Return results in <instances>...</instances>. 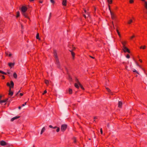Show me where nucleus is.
<instances>
[{
    "label": "nucleus",
    "mask_w": 147,
    "mask_h": 147,
    "mask_svg": "<svg viewBox=\"0 0 147 147\" xmlns=\"http://www.w3.org/2000/svg\"><path fill=\"white\" fill-rule=\"evenodd\" d=\"M54 57L55 58V63L59 68L60 67V63L59 61L58 56L57 55L56 51L54 50L53 53Z\"/></svg>",
    "instance_id": "obj_1"
},
{
    "label": "nucleus",
    "mask_w": 147,
    "mask_h": 147,
    "mask_svg": "<svg viewBox=\"0 0 147 147\" xmlns=\"http://www.w3.org/2000/svg\"><path fill=\"white\" fill-rule=\"evenodd\" d=\"M27 9V8L25 6H22V7L21 11L23 15L26 18L29 19L27 15L25 13Z\"/></svg>",
    "instance_id": "obj_2"
},
{
    "label": "nucleus",
    "mask_w": 147,
    "mask_h": 147,
    "mask_svg": "<svg viewBox=\"0 0 147 147\" xmlns=\"http://www.w3.org/2000/svg\"><path fill=\"white\" fill-rule=\"evenodd\" d=\"M67 127V125L66 124H63L61 125V129L63 131H64L66 129Z\"/></svg>",
    "instance_id": "obj_3"
},
{
    "label": "nucleus",
    "mask_w": 147,
    "mask_h": 147,
    "mask_svg": "<svg viewBox=\"0 0 147 147\" xmlns=\"http://www.w3.org/2000/svg\"><path fill=\"white\" fill-rule=\"evenodd\" d=\"M123 50L124 52H127L129 53H130V51L129 49L127 48L125 46H123Z\"/></svg>",
    "instance_id": "obj_4"
},
{
    "label": "nucleus",
    "mask_w": 147,
    "mask_h": 147,
    "mask_svg": "<svg viewBox=\"0 0 147 147\" xmlns=\"http://www.w3.org/2000/svg\"><path fill=\"white\" fill-rule=\"evenodd\" d=\"M0 145L2 146H4L7 145V143L4 141H1L0 142Z\"/></svg>",
    "instance_id": "obj_5"
},
{
    "label": "nucleus",
    "mask_w": 147,
    "mask_h": 147,
    "mask_svg": "<svg viewBox=\"0 0 147 147\" xmlns=\"http://www.w3.org/2000/svg\"><path fill=\"white\" fill-rule=\"evenodd\" d=\"M110 13L111 15V17L112 19L114 20L115 18V16L114 13L110 11Z\"/></svg>",
    "instance_id": "obj_6"
},
{
    "label": "nucleus",
    "mask_w": 147,
    "mask_h": 147,
    "mask_svg": "<svg viewBox=\"0 0 147 147\" xmlns=\"http://www.w3.org/2000/svg\"><path fill=\"white\" fill-rule=\"evenodd\" d=\"M76 81L78 82V84L75 83V86L76 88H79V86H78V82H79L78 81V79H76Z\"/></svg>",
    "instance_id": "obj_7"
},
{
    "label": "nucleus",
    "mask_w": 147,
    "mask_h": 147,
    "mask_svg": "<svg viewBox=\"0 0 147 147\" xmlns=\"http://www.w3.org/2000/svg\"><path fill=\"white\" fill-rule=\"evenodd\" d=\"M20 117V116H17L16 117H15L13 118H12L11 119V121H13L14 120L17 119L19 118Z\"/></svg>",
    "instance_id": "obj_8"
},
{
    "label": "nucleus",
    "mask_w": 147,
    "mask_h": 147,
    "mask_svg": "<svg viewBox=\"0 0 147 147\" xmlns=\"http://www.w3.org/2000/svg\"><path fill=\"white\" fill-rule=\"evenodd\" d=\"M67 4V1L66 0H63L62 4L64 6H66Z\"/></svg>",
    "instance_id": "obj_9"
},
{
    "label": "nucleus",
    "mask_w": 147,
    "mask_h": 147,
    "mask_svg": "<svg viewBox=\"0 0 147 147\" xmlns=\"http://www.w3.org/2000/svg\"><path fill=\"white\" fill-rule=\"evenodd\" d=\"M122 103L121 101H119L118 103V107L119 108H121L122 107Z\"/></svg>",
    "instance_id": "obj_10"
},
{
    "label": "nucleus",
    "mask_w": 147,
    "mask_h": 147,
    "mask_svg": "<svg viewBox=\"0 0 147 147\" xmlns=\"http://www.w3.org/2000/svg\"><path fill=\"white\" fill-rule=\"evenodd\" d=\"M69 51L70 52H71V55H72V56L73 57V59H74V56H75V54L72 51H71V50H69Z\"/></svg>",
    "instance_id": "obj_11"
},
{
    "label": "nucleus",
    "mask_w": 147,
    "mask_h": 147,
    "mask_svg": "<svg viewBox=\"0 0 147 147\" xmlns=\"http://www.w3.org/2000/svg\"><path fill=\"white\" fill-rule=\"evenodd\" d=\"M8 100V98H7L5 100H1L0 101V103H1L2 102H5Z\"/></svg>",
    "instance_id": "obj_12"
},
{
    "label": "nucleus",
    "mask_w": 147,
    "mask_h": 147,
    "mask_svg": "<svg viewBox=\"0 0 147 147\" xmlns=\"http://www.w3.org/2000/svg\"><path fill=\"white\" fill-rule=\"evenodd\" d=\"M13 94V92L11 91V90H9V95L12 96Z\"/></svg>",
    "instance_id": "obj_13"
},
{
    "label": "nucleus",
    "mask_w": 147,
    "mask_h": 147,
    "mask_svg": "<svg viewBox=\"0 0 147 147\" xmlns=\"http://www.w3.org/2000/svg\"><path fill=\"white\" fill-rule=\"evenodd\" d=\"M8 65L10 67H11L12 66H13L14 65V63H8Z\"/></svg>",
    "instance_id": "obj_14"
},
{
    "label": "nucleus",
    "mask_w": 147,
    "mask_h": 147,
    "mask_svg": "<svg viewBox=\"0 0 147 147\" xmlns=\"http://www.w3.org/2000/svg\"><path fill=\"white\" fill-rule=\"evenodd\" d=\"M144 6L146 9H147V2L146 1H144Z\"/></svg>",
    "instance_id": "obj_15"
},
{
    "label": "nucleus",
    "mask_w": 147,
    "mask_h": 147,
    "mask_svg": "<svg viewBox=\"0 0 147 147\" xmlns=\"http://www.w3.org/2000/svg\"><path fill=\"white\" fill-rule=\"evenodd\" d=\"M45 83L47 85H48L49 84V81L47 80H45Z\"/></svg>",
    "instance_id": "obj_16"
},
{
    "label": "nucleus",
    "mask_w": 147,
    "mask_h": 147,
    "mask_svg": "<svg viewBox=\"0 0 147 147\" xmlns=\"http://www.w3.org/2000/svg\"><path fill=\"white\" fill-rule=\"evenodd\" d=\"M106 89L107 90V91L110 93L111 94H113L111 92V90L108 88H106Z\"/></svg>",
    "instance_id": "obj_17"
},
{
    "label": "nucleus",
    "mask_w": 147,
    "mask_h": 147,
    "mask_svg": "<svg viewBox=\"0 0 147 147\" xmlns=\"http://www.w3.org/2000/svg\"><path fill=\"white\" fill-rule=\"evenodd\" d=\"M36 37L37 39H38L39 40H40V39L39 38V34L38 33H37Z\"/></svg>",
    "instance_id": "obj_18"
},
{
    "label": "nucleus",
    "mask_w": 147,
    "mask_h": 147,
    "mask_svg": "<svg viewBox=\"0 0 147 147\" xmlns=\"http://www.w3.org/2000/svg\"><path fill=\"white\" fill-rule=\"evenodd\" d=\"M13 77L15 78H17V75L16 73H14L13 74Z\"/></svg>",
    "instance_id": "obj_19"
},
{
    "label": "nucleus",
    "mask_w": 147,
    "mask_h": 147,
    "mask_svg": "<svg viewBox=\"0 0 147 147\" xmlns=\"http://www.w3.org/2000/svg\"><path fill=\"white\" fill-rule=\"evenodd\" d=\"M7 85L8 86H9V90H11V86H10V84L8 82L7 83Z\"/></svg>",
    "instance_id": "obj_20"
},
{
    "label": "nucleus",
    "mask_w": 147,
    "mask_h": 147,
    "mask_svg": "<svg viewBox=\"0 0 147 147\" xmlns=\"http://www.w3.org/2000/svg\"><path fill=\"white\" fill-rule=\"evenodd\" d=\"M69 92L70 94H71L72 93V90L70 88L69 89Z\"/></svg>",
    "instance_id": "obj_21"
},
{
    "label": "nucleus",
    "mask_w": 147,
    "mask_h": 147,
    "mask_svg": "<svg viewBox=\"0 0 147 147\" xmlns=\"http://www.w3.org/2000/svg\"><path fill=\"white\" fill-rule=\"evenodd\" d=\"M107 1L109 4H111L112 2V0H107Z\"/></svg>",
    "instance_id": "obj_22"
},
{
    "label": "nucleus",
    "mask_w": 147,
    "mask_h": 147,
    "mask_svg": "<svg viewBox=\"0 0 147 147\" xmlns=\"http://www.w3.org/2000/svg\"><path fill=\"white\" fill-rule=\"evenodd\" d=\"M78 85H79L80 87H81V88L83 90H84V88L82 86V85H81V84L79 82H78Z\"/></svg>",
    "instance_id": "obj_23"
},
{
    "label": "nucleus",
    "mask_w": 147,
    "mask_h": 147,
    "mask_svg": "<svg viewBox=\"0 0 147 147\" xmlns=\"http://www.w3.org/2000/svg\"><path fill=\"white\" fill-rule=\"evenodd\" d=\"M20 12L19 11H18L17 13V15L16 16V17L18 18L20 16Z\"/></svg>",
    "instance_id": "obj_24"
},
{
    "label": "nucleus",
    "mask_w": 147,
    "mask_h": 147,
    "mask_svg": "<svg viewBox=\"0 0 147 147\" xmlns=\"http://www.w3.org/2000/svg\"><path fill=\"white\" fill-rule=\"evenodd\" d=\"M0 73H1L2 74H5V75L7 74L6 73H5V72H4L2 71H1V70H0Z\"/></svg>",
    "instance_id": "obj_25"
},
{
    "label": "nucleus",
    "mask_w": 147,
    "mask_h": 147,
    "mask_svg": "<svg viewBox=\"0 0 147 147\" xmlns=\"http://www.w3.org/2000/svg\"><path fill=\"white\" fill-rule=\"evenodd\" d=\"M45 127H43L42 128V129L41 131L43 132L45 131Z\"/></svg>",
    "instance_id": "obj_26"
},
{
    "label": "nucleus",
    "mask_w": 147,
    "mask_h": 147,
    "mask_svg": "<svg viewBox=\"0 0 147 147\" xmlns=\"http://www.w3.org/2000/svg\"><path fill=\"white\" fill-rule=\"evenodd\" d=\"M133 71L134 72H136L138 74H139V73H138V72L135 69H133Z\"/></svg>",
    "instance_id": "obj_27"
},
{
    "label": "nucleus",
    "mask_w": 147,
    "mask_h": 147,
    "mask_svg": "<svg viewBox=\"0 0 147 147\" xmlns=\"http://www.w3.org/2000/svg\"><path fill=\"white\" fill-rule=\"evenodd\" d=\"M146 46H144L143 47L141 46L140 47V49L142 48L143 49H144L145 48Z\"/></svg>",
    "instance_id": "obj_28"
},
{
    "label": "nucleus",
    "mask_w": 147,
    "mask_h": 147,
    "mask_svg": "<svg viewBox=\"0 0 147 147\" xmlns=\"http://www.w3.org/2000/svg\"><path fill=\"white\" fill-rule=\"evenodd\" d=\"M84 12L85 13H86L87 14L88 16H89V13L88 12H87L86 10L85 9L84 10Z\"/></svg>",
    "instance_id": "obj_29"
},
{
    "label": "nucleus",
    "mask_w": 147,
    "mask_h": 147,
    "mask_svg": "<svg viewBox=\"0 0 147 147\" xmlns=\"http://www.w3.org/2000/svg\"><path fill=\"white\" fill-rule=\"evenodd\" d=\"M132 22V20H130L128 22V23L130 24L131 22Z\"/></svg>",
    "instance_id": "obj_30"
},
{
    "label": "nucleus",
    "mask_w": 147,
    "mask_h": 147,
    "mask_svg": "<svg viewBox=\"0 0 147 147\" xmlns=\"http://www.w3.org/2000/svg\"><path fill=\"white\" fill-rule=\"evenodd\" d=\"M50 1L51 3L53 4H54L55 3V1L53 0H50Z\"/></svg>",
    "instance_id": "obj_31"
},
{
    "label": "nucleus",
    "mask_w": 147,
    "mask_h": 147,
    "mask_svg": "<svg viewBox=\"0 0 147 147\" xmlns=\"http://www.w3.org/2000/svg\"><path fill=\"white\" fill-rule=\"evenodd\" d=\"M10 83L11 86H14V83L12 81H11Z\"/></svg>",
    "instance_id": "obj_32"
},
{
    "label": "nucleus",
    "mask_w": 147,
    "mask_h": 147,
    "mask_svg": "<svg viewBox=\"0 0 147 147\" xmlns=\"http://www.w3.org/2000/svg\"><path fill=\"white\" fill-rule=\"evenodd\" d=\"M121 43H122V45H123V46L125 45V44L126 42H121Z\"/></svg>",
    "instance_id": "obj_33"
},
{
    "label": "nucleus",
    "mask_w": 147,
    "mask_h": 147,
    "mask_svg": "<svg viewBox=\"0 0 147 147\" xmlns=\"http://www.w3.org/2000/svg\"><path fill=\"white\" fill-rule=\"evenodd\" d=\"M60 130V128L59 127H57V129L56 130V131L57 132H58Z\"/></svg>",
    "instance_id": "obj_34"
},
{
    "label": "nucleus",
    "mask_w": 147,
    "mask_h": 147,
    "mask_svg": "<svg viewBox=\"0 0 147 147\" xmlns=\"http://www.w3.org/2000/svg\"><path fill=\"white\" fill-rule=\"evenodd\" d=\"M134 0H130L129 1V3H132L134 2Z\"/></svg>",
    "instance_id": "obj_35"
},
{
    "label": "nucleus",
    "mask_w": 147,
    "mask_h": 147,
    "mask_svg": "<svg viewBox=\"0 0 147 147\" xmlns=\"http://www.w3.org/2000/svg\"><path fill=\"white\" fill-rule=\"evenodd\" d=\"M126 57L127 58H130L129 55V54H127L126 56Z\"/></svg>",
    "instance_id": "obj_36"
},
{
    "label": "nucleus",
    "mask_w": 147,
    "mask_h": 147,
    "mask_svg": "<svg viewBox=\"0 0 147 147\" xmlns=\"http://www.w3.org/2000/svg\"><path fill=\"white\" fill-rule=\"evenodd\" d=\"M135 63H136V65L137 66H139V67H140V65L138 64V63H137V62H136H136H135Z\"/></svg>",
    "instance_id": "obj_37"
},
{
    "label": "nucleus",
    "mask_w": 147,
    "mask_h": 147,
    "mask_svg": "<svg viewBox=\"0 0 147 147\" xmlns=\"http://www.w3.org/2000/svg\"><path fill=\"white\" fill-rule=\"evenodd\" d=\"M100 132L101 134H102L103 133V131L102 130V128H100Z\"/></svg>",
    "instance_id": "obj_38"
},
{
    "label": "nucleus",
    "mask_w": 147,
    "mask_h": 147,
    "mask_svg": "<svg viewBox=\"0 0 147 147\" xmlns=\"http://www.w3.org/2000/svg\"><path fill=\"white\" fill-rule=\"evenodd\" d=\"M7 73L8 74H10V73L9 71V70H7Z\"/></svg>",
    "instance_id": "obj_39"
},
{
    "label": "nucleus",
    "mask_w": 147,
    "mask_h": 147,
    "mask_svg": "<svg viewBox=\"0 0 147 147\" xmlns=\"http://www.w3.org/2000/svg\"><path fill=\"white\" fill-rule=\"evenodd\" d=\"M26 102H25L24 104H22V107L24 106L25 105H26Z\"/></svg>",
    "instance_id": "obj_40"
},
{
    "label": "nucleus",
    "mask_w": 147,
    "mask_h": 147,
    "mask_svg": "<svg viewBox=\"0 0 147 147\" xmlns=\"http://www.w3.org/2000/svg\"><path fill=\"white\" fill-rule=\"evenodd\" d=\"M116 30H117V32L118 34H120V33L119 32L118 30H117V29Z\"/></svg>",
    "instance_id": "obj_41"
},
{
    "label": "nucleus",
    "mask_w": 147,
    "mask_h": 147,
    "mask_svg": "<svg viewBox=\"0 0 147 147\" xmlns=\"http://www.w3.org/2000/svg\"><path fill=\"white\" fill-rule=\"evenodd\" d=\"M11 55H12V54L11 53H9V54L8 55L9 56L11 57Z\"/></svg>",
    "instance_id": "obj_42"
},
{
    "label": "nucleus",
    "mask_w": 147,
    "mask_h": 147,
    "mask_svg": "<svg viewBox=\"0 0 147 147\" xmlns=\"http://www.w3.org/2000/svg\"><path fill=\"white\" fill-rule=\"evenodd\" d=\"M49 127L51 128H53V127L51 125H49Z\"/></svg>",
    "instance_id": "obj_43"
},
{
    "label": "nucleus",
    "mask_w": 147,
    "mask_h": 147,
    "mask_svg": "<svg viewBox=\"0 0 147 147\" xmlns=\"http://www.w3.org/2000/svg\"><path fill=\"white\" fill-rule=\"evenodd\" d=\"M47 92V91L46 90H45L44 91V93H43V94H44L45 93H46Z\"/></svg>",
    "instance_id": "obj_44"
},
{
    "label": "nucleus",
    "mask_w": 147,
    "mask_h": 147,
    "mask_svg": "<svg viewBox=\"0 0 147 147\" xmlns=\"http://www.w3.org/2000/svg\"><path fill=\"white\" fill-rule=\"evenodd\" d=\"M135 36L134 35H133V36H131V39H132Z\"/></svg>",
    "instance_id": "obj_45"
},
{
    "label": "nucleus",
    "mask_w": 147,
    "mask_h": 147,
    "mask_svg": "<svg viewBox=\"0 0 147 147\" xmlns=\"http://www.w3.org/2000/svg\"><path fill=\"white\" fill-rule=\"evenodd\" d=\"M5 54H6V55L7 56L8 55V53L6 52L5 53Z\"/></svg>",
    "instance_id": "obj_46"
},
{
    "label": "nucleus",
    "mask_w": 147,
    "mask_h": 147,
    "mask_svg": "<svg viewBox=\"0 0 147 147\" xmlns=\"http://www.w3.org/2000/svg\"><path fill=\"white\" fill-rule=\"evenodd\" d=\"M111 23H112V25H113V28H114V29H115V27H114V25H113V21H112V22H111Z\"/></svg>",
    "instance_id": "obj_47"
},
{
    "label": "nucleus",
    "mask_w": 147,
    "mask_h": 147,
    "mask_svg": "<svg viewBox=\"0 0 147 147\" xmlns=\"http://www.w3.org/2000/svg\"><path fill=\"white\" fill-rule=\"evenodd\" d=\"M108 7H109V9L110 10V11H111V10H110V6L109 5H108Z\"/></svg>",
    "instance_id": "obj_48"
},
{
    "label": "nucleus",
    "mask_w": 147,
    "mask_h": 147,
    "mask_svg": "<svg viewBox=\"0 0 147 147\" xmlns=\"http://www.w3.org/2000/svg\"><path fill=\"white\" fill-rule=\"evenodd\" d=\"M90 57L91 58H92V59H94V57H93L91 56H90Z\"/></svg>",
    "instance_id": "obj_49"
},
{
    "label": "nucleus",
    "mask_w": 147,
    "mask_h": 147,
    "mask_svg": "<svg viewBox=\"0 0 147 147\" xmlns=\"http://www.w3.org/2000/svg\"><path fill=\"white\" fill-rule=\"evenodd\" d=\"M57 126H55L54 127H53V129H56L57 128Z\"/></svg>",
    "instance_id": "obj_50"
},
{
    "label": "nucleus",
    "mask_w": 147,
    "mask_h": 147,
    "mask_svg": "<svg viewBox=\"0 0 147 147\" xmlns=\"http://www.w3.org/2000/svg\"><path fill=\"white\" fill-rule=\"evenodd\" d=\"M51 13H50V14L49 16V19H50V17H51Z\"/></svg>",
    "instance_id": "obj_51"
},
{
    "label": "nucleus",
    "mask_w": 147,
    "mask_h": 147,
    "mask_svg": "<svg viewBox=\"0 0 147 147\" xmlns=\"http://www.w3.org/2000/svg\"><path fill=\"white\" fill-rule=\"evenodd\" d=\"M65 68L67 71H68V69L66 67H65Z\"/></svg>",
    "instance_id": "obj_52"
},
{
    "label": "nucleus",
    "mask_w": 147,
    "mask_h": 147,
    "mask_svg": "<svg viewBox=\"0 0 147 147\" xmlns=\"http://www.w3.org/2000/svg\"><path fill=\"white\" fill-rule=\"evenodd\" d=\"M2 77H3V79H5V76H4L2 75Z\"/></svg>",
    "instance_id": "obj_53"
},
{
    "label": "nucleus",
    "mask_w": 147,
    "mask_h": 147,
    "mask_svg": "<svg viewBox=\"0 0 147 147\" xmlns=\"http://www.w3.org/2000/svg\"><path fill=\"white\" fill-rule=\"evenodd\" d=\"M83 16L85 17V18H86V16L85 14H83Z\"/></svg>",
    "instance_id": "obj_54"
},
{
    "label": "nucleus",
    "mask_w": 147,
    "mask_h": 147,
    "mask_svg": "<svg viewBox=\"0 0 147 147\" xmlns=\"http://www.w3.org/2000/svg\"><path fill=\"white\" fill-rule=\"evenodd\" d=\"M20 95L21 96H22L23 95V94H22V93H20Z\"/></svg>",
    "instance_id": "obj_55"
},
{
    "label": "nucleus",
    "mask_w": 147,
    "mask_h": 147,
    "mask_svg": "<svg viewBox=\"0 0 147 147\" xmlns=\"http://www.w3.org/2000/svg\"><path fill=\"white\" fill-rule=\"evenodd\" d=\"M69 79L70 80H71V78L69 76Z\"/></svg>",
    "instance_id": "obj_56"
},
{
    "label": "nucleus",
    "mask_w": 147,
    "mask_h": 147,
    "mask_svg": "<svg viewBox=\"0 0 147 147\" xmlns=\"http://www.w3.org/2000/svg\"><path fill=\"white\" fill-rule=\"evenodd\" d=\"M18 109H21V107H20V106H19V107H18Z\"/></svg>",
    "instance_id": "obj_57"
},
{
    "label": "nucleus",
    "mask_w": 147,
    "mask_h": 147,
    "mask_svg": "<svg viewBox=\"0 0 147 147\" xmlns=\"http://www.w3.org/2000/svg\"><path fill=\"white\" fill-rule=\"evenodd\" d=\"M30 1V2H32V1H34V0H29Z\"/></svg>",
    "instance_id": "obj_58"
},
{
    "label": "nucleus",
    "mask_w": 147,
    "mask_h": 147,
    "mask_svg": "<svg viewBox=\"0 0 147 147\" xmlns=\"http://www.w3.org/2000/svg\"><path fill=\"white\" fill-rule=\"evenodd\" d=\"M13 86H11V88H13Z\"/></svg>",
    "instance_id": "obj_59"
},
{
    "label": "nucleus",
    "mask_w": 147,
    "mask_h": 147,
    "mask_svg": "<svg viewBox=\"0 0 147 147\" xmlns=\"http://www.w3.org/2000/svg\"><path fill=\"white\" fill-rule=\"evenodd\" d=\"M43 133V132L41 131V132H40V134H42Z\"/></svg>",
    "instance_id": "obj_60"
},
{
    "label": "nucleus",
    "mask_w": 147,
    "mask_h": 147,
    "mask_svg": "<svg viewBox=\"0 0 147 147\" xmlns=\"http://www.w3.org/2000/svg\"><path fill=\"white\" fill-rule=\"evenodd\" d=\"M39 2L41 3H42V1H40Z\"/></svg>",
    "instance_id": "obj_61"
},
{
    "label": "nucleus",
    "mask_w": 147,
    "mask_h": 147,
    "mask_svg": "<svg viewBox=\"0 0 147 147\" xmlns=\"http://www.w3.org/2000/svg\"><path fill=\"white\" fill-rule=\"evenodd\" d=\"M2 97V96H1V95L0 96V100L1 99V98Z\"/></svg>",
    "instance_id": "obj_62"
},
{
    "label": "nucleus",
    "mask_w": 147,
    "mask_h": 147,
    "mask_svg": "<svg viewBox=\"0 0 147 147\" xmlns=\"http://www.w3.org/2000/svg\"><path fill=\"white\" fill-rule=\"evenodd\" d=\"M139 61H140V62H142V61L140 59V60H139Z\"/></svg>",
    "instance_id": "obj_63"
},
{
    "label": "nucleus",
    "mask_w": 147,
    "mask_h": 147,
    "mask_svg": "<svg viewBox=\"0 0 147 147\" xmlns=\"http://www.w3.org/2000/svg\"><path fill=\"white\" fill-rule=\"evenodd\" d=\"M118 35H119V36L120 37H121V35H120V34H118Z\"/></svg>",
    "instance_id": "obj_64"
}]
</instances>
